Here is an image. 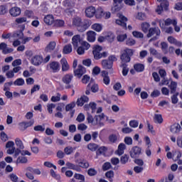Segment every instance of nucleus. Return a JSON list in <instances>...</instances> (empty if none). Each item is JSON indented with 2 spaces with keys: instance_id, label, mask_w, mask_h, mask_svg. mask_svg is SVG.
Segmentation results:
<instances>
[{
  "instance_id": "nucleus-51",
  "label": "nucleus",
  "mask_w": 182,
  "mask_h": 182,
  "mask_svg": "<svg viewBox=\"0 0 182 182\" xmlns=\"http://www.w3.org/2000/svg\"><path fill=\"white\" fill-rule=\"evenodd\" d=\"M87 149L91 151H96V150L98 149V146L97 144L91 143L87 145Z\"/></svg>"
},
{
  "instance_id": "nucleus-33",
  "label": "nucleus",
  "mask_w": 182,
  "mask_h": 182,
  "mask_svg": "<svg viewBox=\"0 0 182 182\" xmlns=\"http://www.w3.org/2000/svg\"><path fill=\"white\" fill-rule=\"evenodd\" d=\"M56 48V42L51 41L49 43V44L46 46V50L47 52H52V50H54Z\"/></svg>"
},
{
  "instance_id": "nucleus-14",
  "label": "nucleus",
  "mask_w": 182,
  "mask_h": 182,
  "mask_svg": "<svg viewBox=\"0 0 182 182\" xmlns=\"http://www.w3.org/2000/svg\"><path fill=\"white\" fill-rule=\"evenodd\" d=\"M85 12L87 18H93L96 14V8L95 6H89L85 9Z\"/></svg>"
},
{
  "instance_id": "nucleus-10",
  "label": "nucleus",
  "mask_w": 182,
  "mask_h": 182,
  "mask_svg": "<svg viewBox=\"0 0 182 182\" xmlns=\"http://www.w3.org/2000/svg\"><path fill=\"white\" fill-rule=\"evenodd\" d=\"M102 46H95L93 47L92 53L94 55L95 59L99 60V59H102Z\"/></svg>"
},
{
  "instance_id": "nucleus-39",
  "label": "nucleus",
  "mask_w": 182,
  "mask_h": 182,
  "mask_svg": "<svg viewBox=\"0 0 182 182\" xmlns=\"http://www.w3.org/2000/svg\"><path fill=\"white\" fill-rule=\"evenodd\" d=\"M168 87L171 90V93H176V90H177V82L171 81V84L168 85Z\"/></svg>"
},
{
  "instance_id": "nucleus-49",
  "label": "nucleus",
  "mask_w": 182,
  "mask_h": 182,
  "mask_svg": "<svg viewBox=\"0 0 182 182\" xmlns=\"http://www.w3.org/2000/svg\"><path fill=\"white\" fill-rule=\"evenodd\" d=\"M75 106H76V102H73L65 106V111L70 112V110L75 109Z\"/></svg>"
},
{
  "instance_id": "nucleus-29",
  "label": "nucleus",
  "mask_w": 182,
  "mask_h": 182,
  "mask_svg": "<svg viewBox=\"0 0 182 182\" xmlns=\"http://www.w3.org/2000/svg\"><path fill=\"white\" fill-rule=\"evenodd\" d=\"M60 63L62 65V70L63 72H68L70 69L69 64L68 63V60L65 58H63L60 60Z\"/></svg>"
},
{
  "instance_id": "nucleus-53",
  "label": "nucleus",
  "mask_w": 182,
  "mask_h": 182,
  "mask_svg": "<svg viewBox=\"0 0 182 182\" xmlns=\"http://www.w3.org/2000/svg\"><path fill=\"white\" fill-rule=\"evenodd\" d=\"M55 107H56V105L53 103L47 105V109L50 114H52V113H53V109H55Z\"/></svg>"
},
{
  "instance_id": "nucleus-25",
  "label": "nucleus",
  "mask_w": 182,
  "mask_h": 182,
  "mask_svg": "<svg viewBox=\"0 0 182 182\" xmlns=\"http://www.w3.org/2000/svg\"><path fill=\"white\" fill-rule=\"evenodd\" d=\"M124 150H126V144L121 143L119 144L118 149L115 153L117 156H122L124 154Z\"/></svg>"
},
{
  "instance_id": "nucleus-38",
  "label": "nucleus",
  "mask_w": 182,
  "mask_h": 182,
  "mask_svg": "<svg viewBox=\"0 0 182 182\" xmlns=\"http://www.w3.org/2000/svg\"><path fill=\"white\" fill-rule=\"evenodd\" d=\"M134 69L139 73L143 72L144 70V65L141 63L135 64L134 65Z\"/></svg>"
},
{
  "instance_id": "nucleus-58",
  "label": "nucleus",
  "mask_w": 182,
  "mask_h": 182,
  "mask_svg": "<svg viewBox=\"0 0 182 182\" xmlns=\"http://www.w3.org/2000/svg\"><path fill=\"white\" fill-rule=\"evenodd\" d=\"M60 93H57V96H53L51 97V102H60Z\"/></svg>"
},
{
  "instance_id": "nucleus-21",
  "label": "nucleus",
  "mask_w": 182,
  "mask_h": 182,
  "mask_svg": "<svg viewBox=\"0 0 182 182\" xmlns=\"http://www.w3.org/2000/svg\"><path fill=\"white\" fill-rule=\"evenodd\" d=\"M101 76L103 77V83L105 85H109L110 84V77H109V73L107 71H102Z\"/></svg>"
},
{
  "instance_id": "nucleus-35",
  "label": "nucleus",
  "mask_w": 182,
  "mask_h": 182,
  "mask_svg": "<svg viewBox=\"0 0 182 182\" xmlns=\"http://www.w3.org/2000/svg\"><path fill=\"white\" fill-rule=\"evenodd\" d=\"M72 44H68L64 46L63 52L65 55H69V53H72Z\"/></svg>"
},
{
  "instance_id": "nucleus-11",
  "label": "nucleus",
  "mask_w": 182,
  "mask_h": 182,
  "mask_svg": "<svg viewBox=\"0 0 182 182\" xmlns=\"http://www.w3.org/2000/svg\"><path fill=\"white\" fill-rule=\"evenodd\" d=\"M86 73V68L82 65H78L77 68L74 70V75L75 76H77V77H82L83 75Z\"/></svg>"
},
{
  "instance_id": "nucleus-63",
  "label": "nucleus",
  "mask_w": 182,
  "mask_h": 182,
  "mask_svg": "<svg viewBox=\"0 0 182 182\" xmlns=\"http://www.w3.org/2000/svg\"><path fill=\"white\" fill-rule=\"evenodd\" d=\"M129 126L130 127H133L134 129H135L136 127H139V122L136 120H132L129 122Z\"/></svg>"
},
{
  "instance_id": "nucleus-27",
  "label": "nucleus",
  "mask_w": 182,
  "mask_h": 182,
  "mask_svg": "<svg viewBox=\"0 0 182 182\" xmlns=\"http://www.w3.org/2000/svg\"><path fill=\"white\" fill-rule=\"evenodd\" d=\"M65 166H67L68 168L71 170H75V171H78L79 173L82 171V168H80L79 166L75 165L70 162H67L65 164Z\"/></svg>"
},
{
  "instance_id": "nucleus-3",
  "label": "nucleus",
  "mask_w": 182,
  "mask_h": 182,
  "mask_svg": "<svg viewBox=\"0 0 182 182\" xmlns=\"http://www.w3.org/2000/svg\"><path fill=\"white\" fill-rule=\"evenodd\" d=\"M181 156L182 154L181 151H180V150H175L173 153L168 152L166 154L167 159H168L169 160L173 159L174 161H177V164L179 166L182 165V159H181Z\"/></svg>"
},
{
  "instance_id": "nucleus-64",
  "label": "nucleus",
  "mask_w": 182,
  "mask_h": 182,
  "mask_svg": "<svg viewBox=\"0 0 182 182\" xmlns=\"http://www.w3.org/2000/svg\"><path fill=\"white\" fill-rule=\"evenodd\" d=\"M174 9L176 11H182V2H178L175 4Z\"/></svg>"
},
{
  "instance_id": "nucleus-16",
  "label": "nucleus",
  "mask_w": 182,
  "mask_h": 182,
  "mask_svg": "<svg viewBox=\"0 0 182 182\" xmlns=\"http://www.w3.org/2000/svg\"><path fill=\"white\" fill-rule=\"evenodd\" d=\"M21 8L18 6L12 7L9 10L10 15L14 16V18H16V16H19V15H21Z\"/></svg>"
},
{
  "instance_id": "nucleus-20",
  "label": "nucleus",
  "mask_w": 182,
  "mask_h": 182,
  "mask_svg": "<svg viewBox=\"0 0 182 182\" xmlns=\"http://www.w3.org/2000/svg\"><path fill=\"white\" fill-rule=\"evenodd\" d=\"M44 22L46 25H53L55 23V18L53 15L48 14L44 17Z\"/></svg>"
},
{
  "instance_id": "nucleus-13",
  "label": "nucleus",
  "mask_w": 182,
  "mask_h": 182,
  "mask_svg": "<svg viewBox=\"0 0 182 182\" xmlns=\"http://www.w3.org/2000/svg\"><path fill=\"white\" fill-rule=\"evenodd\" d=\"M6 148L8 149L6 151L7 154H14L15 153V143L12 141H9L6 144Z\"/></svg>"
},
{
  "instance_id": "nucleus-5",
  "label": "nucleus",
  "mask_w": 182,
  "mask_h": 182,
  "mask_svg": "<svg viewBox=\"0 0 182 182\" xmlns=\"http://www.w3.org/2000/svg\"><path fill=\"white\" fill-rule=\"evenodd\" d=\"M160 33H161V32L160 31V28H149L146 36H147V38H151V36H154V35H156L155 37H154L149 40V42H151L153 41H156V39H159L158 36H160Z\"/></svg>"
},
{
  "instance_id": "nucleus-54",
  "label": "nucleus",
  "mask_w": 182,
  "mask_h": 182,
  "mask_svg": "<svg viewBox=\"0 0 182 182\" xmlns=\"http://www.w3.org/2000/svg\"><path fill=\"white\" fill-rule=\"evenodd\" d=\"M25 22H28L26 17H19L16 18V23L21 24L25 23Z\"/></svg>"
},
{
  "instance_id": "nucleus-19",
  "label": "nucleus",
  "mask_w": 182,
  "mask_h": 182,
  "mask_svg": "<svg viewBox=\"0 0 182 182\" xmlns=\"http://www.w3.org/2000/svg\"><path fill=\"white\" fill-rule=\"evenodd\" d=\"M87 41H88V42H95L96 41V32L93 31H87Z\"/></svg>"
},
{
  "instance_id": "nucleus-60",
  "label": "nucleus",
  "mask_w": 182,
  "mask_h": 182,
  "mask_svg": "<svg viewBox=\"0 0 182 182\" xmlns=\"http://www.w3.org/2000/svg\"><path fill=\"white\" fill-rule=\"evenodd\" d=\"M35 132H41V133H43L45 132V127H43L42 125H37L34 127Z\"/></svg>"
},
{
  "instance_id": "nucleus-57",
  "label": "nucleus",
  "mask_w": 182,
  "mask_h": 182,
  "mask_svg": "<svg viewBox=\"0 0 182 182\" xmlns=\"http://www.w3.org/2000/svg\"><path fill=\"white\" fill-rule=\"evenodd\" d=\"M144 170V168H143V166H136L134 167V171L136 172V174L143 173Z\"/></svg>"
},
{
  "instance_id": "nucleus-6",
  "label": "nucleus",
  "mask_w": 182,
  "mask_h": 182,
  "mask_svg": "<svg viewBox=\"0 0 182 182\" xmlns=\"http://www.w3.org/2000/svg\"><path fill=\"white\" fill-rule=\"evenodd\" d=\"M13 38H16L17 39H21V43L23 45H25L26 43H28L29 41L32 39L31 37H23V33L22 31H16L12 35Z\"/></svg>"
},
{
  "instance_id": "nucleus-59",
  "label": "nucleus",
  "mask_w": 182,
  "mask_h": 182,
  "mask_svg": "<svg viewBox=\"0 0 182 182\" xmlns=\"http://www.w3.org/2000/svg\"><path fill=\"white\" fill-rule=\"evenodd\" d=\"M64 151L65 154L69 156L70 154H72V153H73V148L72 146H67L65 148Z\"/></svg>"
},
{
  "instance_id": "nucleus-7",
  "label": "nucleus",
  "mask_w": 182,
  "mask_h": 182,
  "mask_svg": "<svg viewBox=\"0 0 182 182\" xmlns=\"http://www.w3.org/2000/svg\"><path fill=\"white\" fill-rule=\"evenodd\" d=\"M47 69L53 73H58L60 70V65L58 62L53 61L47 65Z\"/></svg>"
},
{
  "instance_id": "nucleus-48",
  "label": "nucleus",
  "mask_w": 182,
  "mask_h": 182,
  "mask_svg": "<svg viewBox=\"0 0 182 182\" xmlns=\"http://www.w3.org/2000/svg\"><path fill=\"white\" fill-rule=\"evenodd\" d=\"M15 143L17 147L20 148L21 150H23V149H25V146H23V142H22V140H21V139L16 138L15 140Z\"/></svg>"
},
{
  "instance_id": "nucleus-40",
  "label": "nucleus",
  "mask_w": 182,
  "mask_h": 182,
  "mask_svg": "<svg viewBox=\"0 0 182 182\" xmlns=\"http://www.w3.org/2000/svg\"><path fill=\"white\" fill-rule=\"evenodd\" d=\"M35 123V122L33 120L27 122H21V126L22 127H23V129H28V127H31L32 126H33V124Z\"/></svg>"
},
{
  "instance_id": "nucleus-30",
  "label": "nucleus",
  "mask_w": 182,
  "mask_h": 182,
  "mask_svg": "<svg viewBox=\"0 0 182 182\" xmlns=\"http://www.w3.org/2000/svg\"><path fill=\"white\" fill-rule=\"evenodd\" d=\"M104 15L105 11L102 9V7H99L97 10H95V18L97 19H102Z\"/></svg>"
},
{
  "instance_id": "nucleus-17",
  "label": "nucleus",
  "mask_w": 182,
  "mask_h": 182,
  "mask_svg": "<svg viewBox=\"0 0 182 182\" xmlns=\"http://www.w3.org/2000/svg\"><path fill=\"white\" fill-rule=\"evenodd\" d=\"M181 131V126L178 123H175L172 124L170 127V132L173 134H177V133H180Z\"/></svg>"
},
{
  "instance_id": "nucleus-34",
  "label": "nucleus",
  "mask_w": 182,
  "mask_h": 182,
  "mask_svg": "<svg viewBox=\"0 0 182 182\" xmlns=\"http://www.w3.org/2000/svg\"><path fill=\"white\" fill-rule=\"evenodd\" d=\"M168 41L169 42V43H172L173 45H176V46H181V42L178 41L176 40V38H174V37L172 36H169L168 38Z\"/></svg>"
},
{
  "instance_id": "nucleus-43",
  "label": "nucleus",
  "mask_w": 182,
  "mask_h": 182,
  "mask_svg": "<svg viewBox=\"0 0 182 182\" xmlns=\"http://www.w3.org/2000/svg\"><path fill=\"white\" fill-rule=\"evenodd\" d=\"M14 85L15 86H23L25 85V80L23 78H18L14 81Z\"/></svg>"
},
{
  "instance_id": "nucleus-12",
  "label": "nucleus",
  "mask_w": 182,
  "mask_h": 182,
  "mask_svg": "<svg viewBox=\"0 0 182 182\" xmlns=\"http://www.w3.org/2000/svg\"><path fill=\"white\" fill-rule=\"evenodd\" d=\"M119 19H117L115 21L117 25H119L122 28H127V24L126 23V22H127V18L122 14L119 15Z\"/></svg>"
},
{
  "instance_id": "nucleus-23",
  "label": "nucleus",
  "mask_w": 182,
  "mask_h": 182,
  "mask_svg": "<svg viewBox=\"0 0 182 182\" xmlns=\"http://www.w3.org/2000/svg\"><path fill=\"white\" fill-rule=\"evenodd\" d=\"M73 80V74H66L62 78V81L65 83V85H69Z\"/></svg>"
},
{
  "instance_id": "nucleus-61",
  "label": "nucleus",
  "mask_w": 182,
  "mask_h": 182,
  "mask_svg": "<svg viewBox=\"0 0 182 182\" xmlns=\"http://www.w3.org/2000/svg\"><path fill=\"white\" fill-rule=\"evenodd\" d=\"M146 18V14L144 13H138L136 15V19H139V21H145Z\"/></svg>"
},
{
  "instance_id": "nucleus-62",
  "label": "nucleus",
  "mask_w": 182,
  "mask_h": 182,
  "mask_svg": "<svg viewBox=\"0 0 182 182\" xmlns=\"http://www.w3.org/2000/svg\"><path fill=\"white\" fill-rule=\"evenodd\" d=\"M9 177H10V179L11 180V181H13V182L19 181V178H18V176H16V174L11 173V174H10Z\"/></svg>"
},
{
  "instance_id": "nucleus-28",
  "label": "nucleus",
  "mask_w": 182,
  "mask_h": 182,
  "mask_svg": "<svg viewBox=\"0 0 182 182\" xmlns=\"http://www.w3.org/2000/svg\"><path fill=\"white\" fill-rule=\"evenodd\" d=\"M101 65L104 69H112L113 68V64L109 60H103Z\"/></svg>"
},
{
  "instance_id": "nucleus-46",
  "label": "nucleus",
  "mask_w": 182,
  "mask_h": 182,
  "mask_svg": "<svg viewBox=\"0 0 182 182\" xmlns=\"http://www.w3.org/2000/svg\"><path fill=\"white\" fill-rule=\"evenodd\" d=\"M125 43L127 46H134V45H136V40L129 38L126 40Z\"/></svg>"
},
{
  "instance_id": "nucleus-52",
  "label": "nucleus",
  "mask_w": 182,
  "mask_h": 182,
  "mask_svg": "<svg viewBox=\"0 0 182 182\" xmlns=\"http://www.w3.org/2000/svg\"><path fill=\"white\" fill-rule=\"evenodd\" d=\"M168 1L167 0H161V6H163L164 11H167L169 6Z\"/></svg>"
},
{
  "instance_id": "nucleus-2",
  "label": "nucleus",
  "mask_w": 182,
  "mask_h": 182,
  "mask_svg": "<svg viewBox=\"0 0 182 182\" xmlns=\"http://www.w3.org/2000/svg\"><path fill=\"white\" fill-rule=\"evenodd\" d=\"M73 25L77 27V29L79 32H85V31L88 29L89 26H90V22H82V19L80 18L77 17L73 19Z\"/></svg>"
},
{
  "instance_id": "nucleus-1",
  "label": "nucleus",
  "mask_w": 182,
  "mask_h": 182,
  "mask_svg": "<svg viewBox=\"0 0 182 182\" xmlns=\"http://www.w3.org/2000/svg\"><path fill=\"white\" fill-rule=\"evenodd\" d=\"M105 117H106L105 114L96 115L95 117V119L92 115H88L87 120L88 123H91L92 126H98V127H102V126H105Z\"/></svg>"
},
{
  "instance_id": "nucleus-8",
  "label": "nucleus",
  "mask_w": 182,
  "mask_h": 182,
  "mask_svg": "<svg viewBox=\"0 0 182 182\" xmlns=\"http://www.w3.org/2000/svg\"><path fill=\"white\" fill-rule=\"evenodd\" d=\"M141 147L135 146H133L129 151V154L132 157V159H137L140 154H141Z\"/></svg>"
},
{
  "instance_id": "nucleus-24",
  "label": "nucleus",
  "mask_w": 182,
  "mask_h": 182,
  "mask_svg": "<svg viewBox=\"0 0 182 182\" xmlns=\"http://www.w3.org/2000/svg\"><path fill=\"white\" fill-rule=\"evenodd\" d=\"M63 5L67 9H73L75 8V0H65Z\"/></svg>"
},
{
  "instance_id": "nucleus-56",
  "label": "nucleus",
  "mask_w": 182,
  "mask_h": 182,
  "mask_svg": "<svg viewBox=\"0 0 182 182\" xmlns=\"http://www.w3.org/2000/svg\"><path fill=\"white\" fill-rule=\"evenodd\" d=\"M16 163L19 164H25V163H28V159H26V157L25 156H19L17 160H16Z\"/></svg>"
},
{
  "instance_id": "nucleus-44",
  "label": "nucleus",
  "mask_w": 182,
  "mask_h": 182,
  "mask_svg": "<svg viewBox=\"0 0 182 182\" xmlns=\"http://www.w3.org/2000/svg\"><path fill=\"white\" fill-rule=\"evenodd\" d=\"M105 176L107 178H109V181L113 182V177H114V172L113 171H107Z\"/></svg>"
},
{
  "instance_id": "nucleus-37",
  "label": "nucleus",
  "mask_w": 182,
  "mask_h": 182,
  "mask_svg": "<svg viewBox=\"0 0 182 182\" xmlns=\"http://www.w3.org/2000/svg\"><path fill=\"white\" fill-rule=\"evenodd\" d=\"M132 36L136 38V39H143V38H144V34L140 31H134L132 32Z\"/></svg>"
},
{
  "instance_id": "nucleus-4",
  "label": "nucleus",
  "mask_w": 182,
  "mask_h": 182,
  "mask_svg": "<svg viewBox=\"0 0 182 182\" xmlns=\"http://www.w3.org/2000/svg\"><path fill=\"white\" fill-rule=\"evenodd\" d=\"M134 50L132 48H125L122 52L120 59L122 62L127 63L130 62L131 58L134 55Z\"/></svg>"
},
{
  "instance_id": "nucleus-42",
  "label": "nucleus",
  "mask_w": 182,
  "mask_h": 182,
  "mask_svg": "<svg viewBox=\"0 0 182 182\" xmlns=\"http://www.w3.org/2000/svg\"><path fill=\"white\" fill-rule=\"evenodd\" d=\"M144 141L145 143V145L146 146V148H151L153 144H151V140L150 139V137L149 136H145L144 138Z\"/></svg>"
},
{
  "instance_id": "nucleus-26",
  "label": "nucleus",
  "mask_w": 182,
  "mask_h": 182,
  "mask_svg": "<svg viewBox=\"0 0 182 182\" xmlns=\"http://www.w3.org/2000/svg\"><path fill=\"white\" fill-rule=\"evenodd\" d=\"M123 2V0H114V6L112 9L113 12H117L120 11V4Z\"/></svg>"
},
{
  "instance_id": "nucleus-36",
  "label": "nucleus",
  "mask_w": 182,
  "mask_h": 182,
  "mask_svg": "<svg viewBox=\"0 0 182 182\" xmlns=\"http://www.w3.org/2000/svg\"><path fill=\"white\" fill-rule=\"evenodd\" d=\"M154 121L155 123L161 124V123H163V117L160 114H155L154 117Z\"/></svg>"
},
{
  "instance_id": "nucleus-22",
  "label": "nucleus",
  "mask_w": 182,
  "mask_h": 182,
  "mask_svg": "<svg viewBox=\"0 0 182 182\" xmlns=\"http://www.w3.org/2000/svg\"><path fill=\"white\" fill-rule=\"evenodd\" d=\"M87 102H89V97H86V95H83L77 99V105L82 107L85 103H87Z\"/></svg>"
},
{
  "instance_id": "nucleus-47",
  "label": "nucleus",
  "mask_w": 182,
  "mask_h": 182,
  "mask_svg": "<svg viewBox=\"0 0 182 182\" xmlns=\"http://www.w3.org/2000/svg\"><path fill=\"white\" fill-rule=\"evenodd\" d=\"M65 26V21L63 20L57 19L54 21V26H57L58 28H60Z\"/></svg>"
},
{
  "instance_id": "nucleus-50",
  "label": "nucleus",
  "mask_w": 182,
  "mask_h": 182,
  "mask_svg": "<svg viewBox=\"0 0 182 182\" xmlns=\"http://www.w3.org/2000/svg\"><path fill=\"white\" fill-rule=\"evenodd\" d=\"M78 167H82V168H87L89 167V162H87V161H80V162H78Z\"/></svg>"
},
{
  "instance_id": "nucleus-32",
  "label": "nucleus",
  "mask_w": 182,
  "mask_h": 182,
  "mask_svg": "<svg viewBox=\"0 0 182 182\" xmlns=\"http://www.w3.org/2000/svg\"><path fill=\"white\" fill-rule=\"evenodd\" d=\"M91 28L93 31H95V32H102L103 26L99 23H95L92 25Z\"/></svg>"
},
{
  "instance_id": "nucleus-15",
  "label": "nucleus",
  "mask_w": 182,
  "mask_h": 182,
  "mask_svg": "<svg viewBox=\"0 0 182 182\" xmlns=\"http://www.w3.org/2000/svg\"><path fill=\"white\" fill-rule=\"evenodd\" d=\"M72 43L74 49H77L79 48V45L82 43L80 40V35H75L72 38Z\"/></svg>"
},
{
  "instance_id": "nucleus-55",
  "label": "nucleus",
  "mask_w": 182,
  "mask_h": 182,
  "mask_svg": "<svg viewBox=\"0 0 182 182\" xmlns=\"http://www.w3.org/2000/svg\"><path fill=\"white\" fill-rule=\"evenodd\" d=\"M117 39L118 42H124V40L127 39V34H120L117 36Z\"/></svg>"
},
{
  "instance_id": "nucleus-18",
  "label": "nucleus",
  "mask_w": 182,
  "mask_h": 182,
  "mask_svg": "<svg viewBox=\"0 0 182 182\" xmlns=\"http://www.w3.org/2000/svg\"><path fill=\"white\" fill-rule=\"evenodd\" d=\"M0 50H2L4 55L14 52V49L8 48V45L5 43H1L0 44Z\"/></svg>"
},
{
  "instance_id": "nucleus-41",
  "label": "nucleus",
  "mask_w": 182,
  "mask_h": 182,
  "mask_svg": "<svg viewBox=\"0 0 182 182\" xmlns=\"http://www.w3.org/2000/svg\"><path fill=\"white\" fill-rule=\"evenodd\" d=\"M88 87H91V90L93 93L99 92V85H97V84H93V82H90Z\"/></svg>"
},
{
  "instance_id": "nucleus-31",
  "label": "nucleus",
  "mask_w": 182,
  "mask_h": 182,
  "mask_svg": "<svg viewBox=\"0 0 182 182\" xmlns=\"http://www.w3.org/2000/svg\"><path fill=\"white\" fill-rule=\"evenodd\" d=\"M141 29L144 33H147L150 30V23L147 22H143L141 24Z\"/></svg>"
},
{
  "instance_id": "nucleus-45",
  "label": "nucleus",
  "mask_w": 182,
  "mask_h": 182,
  "mask_svg": "<svg viewBox=\"0 0 182 182\" xmlns=\"http://www.w3.org/2000/svg\"><path fill=\"white\" fill-rule=\"evenodd\" d=\"M165 25L166 26H169V25H177V20L171 18H167L165 20Z\"/></svg>"
},
{
  "instance_id": "nucleus-9",
  "label": "nucleus",
  "mask_w": 182,
  "mask_h": 182,
  "mask_svg": "<svg viewBox=\"0 0 182 182\" xmlns=\"http://www.w3.org/2000/svg\"><path fill=\"white\" fill-rule=\"evenodd\" d=\"M31 63L34 66H39L43 63V57L36 55L31 59Z\"/></svg>"
}]
</instances>
